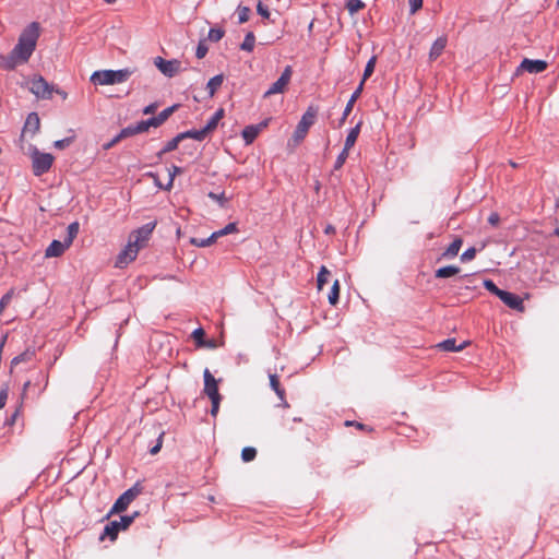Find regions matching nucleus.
Returning a JSON list of instances; mask_svg holds the SVG:
<instances>
[{
  "mask_svg": "<svg viewBox=\"0 0 559 559\" xmlns=\"http://www.w3.org/2000/svg\"><path fill=\"white\" fill-rule=\"evenodd\" d=\"M155 226V222L147 223L129 235L127 246L117 257V267L122 269L135 260L140 249L147 245Z\"/></svg>",
  "mask_w": 559,
  "mask_h": 559,
  "instance_id": "nucleus-1",
  "label": "nucleus"
},
{
  "mask_svg": "<svg viewBox=\"0 0 559 559\" xmlns=\"http://www.w3.org/2000/svg\"><path fill=\"white\" fill-rule=\"evenodd\" d=\"M39 37V24L31 23L20 35L17 44L12 49V53L17 62L25 63L33 55L37 39Z\"/></svg>",
  "mask_w": 559,
  "mask_h": 559,
  "instance_id": "nucleus-2",
  "label": "nucleus"
},
{
  "mask_svg": "<svg viewBox=\"0 0 559 559\" xmlns=\"http://www.w3.org/2000/svg\"><path fill=\"white\" fill-rule=\"evenodd\" d=\"M317 115V107L309 106L307 108L300 121L298 122L292 139L288 141V146L296 147L304 141V139L308 134L310 127L314 123Z\"/></svg>",
  "mask_w": 559,
  "mask_h": 559,
  "instance_id": "nucleus-3",
  "label": "nucleus"
},
{
  "mask_svg": "<svg viewBox=\"0 0 559 559\" xmlns=\"http://www.w3.org/2000/svg\"><path fill=\"white\" fill-rule=\"evenodd\" d=\"M132 74V71L129 69L121 70H102L95 71L91 75V81L94 84L99 85H112L126 82Z\"/></svg>",
  "mask_w": 559,
  "mask_h": 559,
  "instance_id": "nucleus-4",
  "label": "nucleus"
},
{
  "mask_svg": "<svg viewBox=\"0 0 559 559\" xmlns=\"http://www.w3.org/2000/svg\"><path fill=\"white\" fill-rule=\"evenodd\" d=\"M204 378V394L211 400V415L216 417L219 411V404L222 401V395L218 391V381L214 378V376L210 372L209 369H205L203 372Z\"/></svg>",
  "mask_w": 559,
  "mask_h": 559,
  "instance_id": "nucleus-5",
  "label": "nucleus"
},
{
  "mask_svg": "<svg viewBox=\"0 0 559 559\" xmlns=\"http://www.w3.org/2000/svg\"><path fill=\"white\" fill-rule=\"evenodd\" d=\"M135 515H138V512L133 515L121 516L118 521L115 520L109 522L104 528L100 540H104L105 537H109L110 540H116L118 533L127 530L132 524Z\"/></svg>",
  "mask_w": 559,
  "mask_h": 559,
  "instance_id": "nucleus-6",
  "label": "nucleus"
},
{
  "mask_svg": "<svg viewBox=\"0 0 559 559\" xmlns=\"http://www.w3.org/2000/svg\"><path fill=\"white\" fill-rule=\"evenodd\" d=\"M53 156L49 153H40L37 148L32 153V166L35 176L46 174L52 166Z\"/></svg>",
  "mask_w": 559,
  "mask_h": 559,
  "instance_id": "nucleus-7",
  "label": "nucleus"
},
{
  "mask_svg": "<svg viewBox=\"0 0 559 559\" xmlns=\"http://www.w3.org/2000/svg\"><path fill=\"white\" fill-rule=\"evenodd\" d=\"M140 492L141 489L139 485H134L130 489L126 490L114 503L109 515L126 511L130 503L140 495Z\"/></svg>",
  "mask_w": 559,
  "mask_h": 559,
  "instance_id": "nucleus-8",
  "label": "nucleus"
},
{
  "mask_svg": "<svg viewBox=\"0 0 559 559\" xmlns=\"http://www.w3.org/2000/svg\"><path fill=\"white\" fill-rule=\"evenodd\" d=\"M293 69L290 66H287L281 76L274 82L270 88L264 93V98H267L275 94H282L287 90V86L292 80Z\"/></svg>",
  "mask_w": 559,
  "mask_h": 559,
  "instance_id": "nucleus-9",
  "label": "nucleus"
},
{
  "mask_svg": "<svg viewBox=\"0 0 559 559\" xmlns=\"http://www.w3.org/2000/svg\"><path fill=\"white\" fill-rule=\"evenodd\" d=\"M155 67L166 76L173 78L181 70V63L177 59L165 60L162 57L154 59Z\"/></svg>",
  "mask_w": 559,
  "mask_h": 559,
  "instance_id": "nucleus-10",
  "label": "nucleus"
},
{
  "mask_svg": "<svg viewBox=\"0 0 559 559\" xmlns=\"http://www.w3.org/2000/svg\"><path fill=\"white\" fill-rule=\"evenodd\" d=\"M31 92L38 98L49 99L52 96L53 87L43 76H38L32 81Z\"/></svg>",
  "mask_w": 559,
  "mask_h": 559,
  "instance_id": "nucleus-11",
  "label": "nucleus"
},
{
  "mask_svg": "<svg viewBox=\"0 0 559 559\" xmlns=\"http://www.w3.org/2000/svg\"><path fill=\"white\" fill-rule=\"evenodd\" d=\"M547 67L548 64L544 60H532L525 58L518 68V72L527 71L530 73H540L545 71Z\"/></svg>",
  "mask_w": 559,
  "mask_h": 559,
  "instance_id": "nucleus-12",
  "label": "nucleus"
},
{
  "mask_svg": "<svg viewBox=\"0 0 559 559\" xmlns=\"http://www.w3.org/2000/svg\"><path fill=\"white\" fill-rule=\"evenodd\" d=\"M39 128H40V119H39L38 115L36 112H31L27 116L26 121L24 123L21 139H24L28 134L31 136H34L39 131Z\"/></svg>",
  "mask_w": 559,
  "mask_h": 559,
  "instance_id": "nucleus-13",
  "label": "nucleus"
},
{
  "mask_svg": "<svg viewBox=\"0 0 559 559\" xmlns=\"http://www.w3.org/2000/svg\"><path fill=\"white\" fill-rule=\"evenodd\" d=\"M509 308L524 311L523 300L519 295L504 290L499 297Z\"/></svg>",
  "mask_w": 559,
  "mask_h": 559,
  "instance_id": "nucleus-14",
  "label": "nucleus"
},
{
  "mask_svg": "<svg viewBox=\"0 0 559 559\" xmlns=\"http://www.w3.org/2000/svg\"><path fill=\"white\" fill-rule=\"evenodd\" d=\"M267 126V122H261L255 126H248L242 130V138L246 144H251L259 133Z\"/></svg>",
  "mask_w": 559,
  "mask_h": 559,
  "instance_id": "nucleus-15",
  "label": "nucleus"
},
{
  "mask_svg": "<svg viewBox=\"0 0 559 559\" xmlns=\"http://www.w3.org/2000/svg\"><path fill=\"white\" fill-rule=\"evenodd\" d=\"M69 247H70V245L66 240H63V241L53 240L47 247V249L45 251V255L47 258L60 257Z\"/></svg>",
  "mask_w": 559,
  "mask_h": 559,
  "instance_id": "nucleus-16",
  "label": "nucleus"
},
{
  "mask_svg": "<svg viewBox=\"0 0 559 559\" xmlns=\"http://www.w3.org/2000/svg\"><path fill=\"white\" fill-rule=\"evenodd\" d=\"M362 88H364V82H360V84L358 85V87L356 88V91L352 94L349 100L347 102L346 104V107L344 109V112H343V116L342 118L340 119V123H338V127H342L346 120V118L348 117V115L352 112L353 110V107H354V104L355 102L359 98L361 92H362Z\"/></svg>",
  "mask_w": 559,
  "mask_h": 559,
  "instance_id": "nucleus-17",
  "label": "nucleus"
},
{
  "mask_svg": "<svg viewBox=\"0 0 559 559\" xmlns=\"http://www.w3.org/2000/svg\"><path fill=\"white\" fill-rule=\"evenodd\" d=\"M467 345H469V342L467 341L461 343L460 345H456L455 338H448L439 343L437 347L444 352H460L464 349Z\"/></svg>",
  "mask_w": 559,
  "mask_h": 559,
  "instance_id": "nucleus-18",
  "label": "nucleus"
},
{
  "mask_svg": "<svg viewBox=\"0 0 559 559\" xmlns=\"http://www.w3.org/2000/svg\"><path fill=\"white\" fill-rule=\"evenodd\" d=\"M448 39L445 36H441L435 40L429 51V59L436 60L447 47Z\"/></svg>",
  "mask_w": 559,
  "mask_h": 559,
  "instance_id": "nucleus-19",
  "label": "nucleus"
},
{
  "mask_svg": "<svg viewBox=\"0 0 559 559\" xmlns=\"http://www.w3.org/2000/svg\"><path fill=\"white\" fill-rule=\"evenodd\" d=\"M270 385L275 391L278 399L282 401L284 407H289L285 400V390L281 386L277 374H270Z\"/></svg>",
  "mask_w": 559,
  "mask_h": 559,
  "instance_id": "nucleus-20",
  "label": "nucleus"
},
{
  "mask_svg": "<svg viewBox=\"0 0 559 559\" xmlns=\"http://www.w3.org/2000/svg\"><path fill=\"white\" fill-rule=\"evenodd\" d=\"M191 336L194 340V342L197 343L198 347H210V348H212V347L215 346L213 341H209V342L204 341L205 332H204V330L202 328L195 329L192 332Z\"/></svg>",
  "mask_w": 559,
  "mask_h": 559,
  "instance_id": "nucleus-21",
  "label": "nucleus"
},
{
  "mask_svg": "<svg viewBox=\"0 0 559 559\" xmlns=\"http://www.w3.org/2000/svg\"><path fill=\"white\" fill-rule=\"evenodd\" d=\"M223 117H224V109L219 108L218 110H216V112L211 117V119L203 127L205 129V131L209 134L211 132H213L216 129L218 122L223 119Z\"/></svg>",
  "mask_w": 559,
  "mask_h": 559,
  "instance_id": "nucleus-22",
  "label": "nucleus"
},
{
  "mask_svg": "<svg viewBox=\"0 0 559 559\" xmlns=\"http://www.w3.org/2000/svg\"><path fill=\"white\" fill-rule=\"evenodd\" d=\"M223 82H224L223 74H217V75L213 76L212 79H210V81L207 82V85H206V90L209 92L210 97H213L215 95L217 90L222 86Z\"/></svg>",
  "mask_w": 559,
  "mask_h": 559,
  "instance_id": "nucleus-23",
  "label": "nucleus"
},
{
  "mask_svg": "<svg viewBox=\"0 0 559 559\" xmlns=\"http://www.w3.org/2000/svg\"><path fill=\"white\" fill-rule=\"evenodd\" d=\"M459 273H460V267L459 266L448 265V266H443V267L438 269L436 271V273H435V276L437 278H447V277L454 276V275H456Z\"/></svg>",
  "mask_w": 559,
  "mask_h": 559,
  "instance_id": "nucleus-24",
  "label": "nucleus"
},
{
  "mask_svg": "<svg viewBox=\"0 0 559 559\" xmlns=\"http://www.w3.org/2000/svg\"><path fill=\"white\" fill-rule=\"evenodd\" d=\"M360 124H361L360 122L357 123L356 127L350 129V131L348 132L346 140H345L344 150L349 151L355 145L357 138L359 135V132H360Z\"/></svg>",
  "mask_w": 559,
  "mask_h": 559,
  "instance_id": "nucleus-25",
  "label": "nucleus"
},
{
  "mask_svg": "<svg viewBox=\"0 0 559 559\" xmlns=\"http://www.w3.org/2000/svg\"><path fill=\"white\" fill-rule=\"evenodd\" d=\"M182 140H183V135H181V133L176 135L174 139H171L170 141H168L166 143V145L162 148V151H159L157 153V157L160 158L164 154L175 151L178 147L180 141H182Z\"/></svg>",
  "mask_w": 559,
  "mask_h": 559,
  "instance_id": "nucleus-26",
  "label": "nucleus"
},
{
  "mask_svg": "<svg viewBox=\"0 0 559 559\" xmlns=\"http://www.w3.org/2000/svg\"><path fill=\"white\" fill-rule=\"evenodd\" d=\"M17 64L20 63L13 56L12 51L7 56L0 55V69L13 70Z\"/></svg>",
  "mask_w": 559,
  "mask_h": 559,
  "instance_id": "nucleus-27",
  "label": "nucleus"
},
{
  "mask_svg": "<svg viewBox=\"0 0 559 559\" xmlns=\"http://www.w3.org/2000/svg\"><path fill=\"white\" fill-rule=\"evenodd\" d=\"M463 240L460 237H456L447 248V250L443 252L442 257L447 258H453L457 255L461 247H462Z\"/></svg>",
  "mask_w": 559,
  "mask_h": 559,
  "instance_id": "nucleus-28",
  "label": "nucleus"
},
{
  "mask_svg": "<svg viewBox=\"0 0 559 559\" xmlns=\"http://www.w3.org/2000/svg\"><path fill=\"white\" fill-rule=\"evenodd\" d=\"M330 274V271L322 265L317 277V287L319 290H322L323 285L329 282Z\"/></svg>",
  "mask_w": 559,
  "mask_h": 559,
  "instance_id": "nucleus-29",
  "label": "nucleus"
},
{
  "mask_svg": "<svg viewBox=\"0 0 559 559\" xmlns=\"http://www.w3.org/2000/svg\"><path fill=\"white\" fill-rule=\"evenodd\" d=\"M181 135H183V139L191 138L197 141H202L209 135V133L205 131L204 128H202L200 130H191V131L182 132Z\"/></svg>",
  "mask_w": 559,
  "mask_h": 559,
  "instance_id": "nucleus-30",
  "label": "nucleus"
},
{
  "mask_svg": "<svg viewBox=\"0 0 559 559\" xmlns=\"http://www.w3.org/2000/svg\"><path fill=\"white\" fill-rule=\"evenodd\" d=\"M338 297H340V282H338V280H335L331 287V290L328 295L329 302L333 306L336 305L338 301Z\"/></svg>",
  "mask_w": 559,
  "mask_h": 559,
  "instance_id": "nucleus-31",
  "label": "nucleus"
},
{
  "mask_svg": "<svg viewBox=\"0 0 559 559\" xmlns=\"http://www.w3.org/2000/svg\"><path fill=\"white\" fill-rule=\"evenodd\" d=\"M175 107H168L160 111L156 117H153V120L155 122V128L159 127L162 123H164L168 117L174 112Z\"/></svg>",
  "mask_w": 559,
  "mask_h": 559,
  "instance_id": "nucleus-32",
  "label": "nucleus"
},
{
  "mask_svg": "<svg viewBox=\"0 0 559 559\" xmlns=\"http://www.w3.org/2000/svg\"><path fill=\"white\" fill-rule=\"evenodd\" d=\"M254 44H255L254 34L252 32H249L246 35L242 44L240 45V48L245 51L251 52L254 48Z\"/></svg>",
  "mask_w": 559,
  "mask_h": 559,
  "instance_id": "nucleus-33",
  "label": "nucleus"
},
{
  "mask_svg": "<svg viewBox=\"0 0 559 559\" xmlns=\"http://www.w3.org/2000/svg\"><path fill=\"white\" fill-rule=\"evenodd\" d=\"M79 233V223L73 222L68 226V236L64 238V240L71 246L74 238L78 236Z\"/></svg>",
  "mask_w": 559,
  "mask_h": 559,
  "instance_id": "nucleus-34",
  "label": "nucleus"
},
{
  "mask_svg": "<svg viewBox=\"0 0 559 559\" xmlns=\"http://www.w3.org/2000/svg\"><path fill=\"white\" fill-rule=\"evenodd\" d=\"M135 127V131L136 133H143V132H146L151 127H154L155 128V122L153 120V118H150L147 120H142L140 122H138L136 124H134Z\"/></svg>",
  "mask_w": 559,
  "mask_h": 559,
  "instance_id": "nucleus-35",
  "label": "nucleus"
},
{
  "mask_svg": "<svg viewBox=\"0 0 559 559\" xmlns=\"http://www.w3.org/2000/svg\"><path fill=\"white\" fill-rule=\"evenodd\" d=\"M250 13H251L250 8L239 5L237 8L238 22L240 24L246 23L250 17Z\"/></svg>",
  "mask_w": 559,
  "mask_h": 559,
  "instance_id": "nucleus-36",
  "label": "nucleus"
},
{
  "mask_svg": "<svg viewBox=\"0 0 559 559\" xmlns=\"http://www.w3.org/2000/svg\"><path fill=\"white\" fill-rule=\"evenodd\" d=\"M257 456V450L252 447L243 448L241 451V459L243 462H251Z\"/></svg>",
  "mask_w": 559,
  "mask_h": 559,
  "instance_id": "nucleus-37",
  "label": "nucleus"
},
{
  "mask_svg": "<svg viewBox=\"0 0 559 559\" xmlns=\"http://www.w3.org/2000/svg\"><path fill=\"white\" fill-rule=\"evenodd\" d=\"M484 286L488 292L496 295L497 297H500L504 292L503 289H500L491 280H485Z\"/></svg>",
  "mask_w": 559,
  "mask_h": 559,
  "instance_id": "nucleus-38",
  "label": "nucleus"
},
{
  "mask_svg": "<svg viewBox=\"0 0 559 559\" xmlns=\"http://www.w3.org/2000/svg\"><path fill=\"white\" fill-rule=\"evenodd\" d=\"M225 35V31L223 28H211L207 35V38L211 41H219Z\"/></svg>",
  "mask_w": 559,
  "mask_h": 559,
  "instance_id": "nucleus-39",
  "label": "nucleus"
},
{
  "mask_svg": "<svg viewBox=\"0 0 559 559\" xmlns=\"http://www.w3.org/2000/svg\"><path fill=\"white\" fill-rule=\"evenodd\" d=\"M376 61H377L376 57H372L369 59V61L366 64L365 71H364V76H362L361 82L365 83V81L373 73V70L376 67Z\"/></svg>",
  "mask_w": 559,
  "mask_h": 559,
  "instance_id": "nucleus-40",
  "label": "nucleus"
},
{
  "mask_svg": "<svg viewBox=\"0 0 559 559\" xmlns=\"http://www.w3.org/2000/svg\"><path fill=\"white\" fill-rule=\"evenodd\" d=\"M179 173H181V168L178 166H171L170 168H168L169 180H168V183L165 186V190L171 189L175 176Z\"/></svg>",
  "mask_w": 559,
  "mask_h": 559,
  "instance_id": "nucleus-41",
  "label": "nucleus"
},
{
  "mask_svg": "<svg viewBox=\"0 0 559 559\" xmlns=\"http://www.w3.org/2000/svg\"><path fill=\"white\" fill-rule=\"evenodd\" d=\"M346 7H347L349 13L354 14V13L360 11L365 7V4L360 0H349L347 2Z\"/></svg>",
  "mask_w": 559,
  "mask_h": 559,
  "instance_id": "nucleus-42",
  "label": "nucleus"
},
{
  "mask_svg": "<svg viewBox=\"0 0 559 559\" xmlns=\"http://www.w3.org/2000/svg\"><path fill=\"white\" fill-rule=\"evenodd\" d=\"M348 154H349V151L343 148V151L340 153V155L337 156V158L335 160L334 169L337 170L343 167V165L345 164V162L348 157Z\"/></svg>",
  "mask_w": 559,
  "mask_h": 559,
  "instance_id": "nucleus-43",
  "label": "nucleus"
},
{
  "mask_svg": "<svg viewBox=\"0 0 559 559\" xmlns=\"http://www.w3.org/2000/svg\"><path fill=\"white\" fill-rule=\"evenodd\" d=\"M209 51L207 45L205 40H200L197 47L195 56L198 59H202L206 56Z\"/></svg>",
  "mask_w": 559,
  "mask_h": 559,
  "instance_id": "nucleus-44",
  "label": "nucleus"
},
{
  "mask_svg": "<svg viewBox=\"0 0 559 559\" xmlns=\"http://www.w3.org/2000/svg\"><path fill=\"white\" fill-rule=\"evenodd\" d=\"M74 141V136L64 138L62 140H57L53 143V146L58 150H63L68 147Z\"/></svg>",
  "mask_w": 559,
  "mask_h": 559,
  "instance_id": "nucleus-45",
  "label": "nucleus"
},
{
  "mask_svg": "<svg viewBox=\"0 0 559 559\" xmlns=\"http://www.w3.org/2000/svg\"><path fill=\"white\" fill-rule=\"evenodd\" d=\"M237 231H238V228H237V224L236 223H229L224 228L218 230L221 237L225 236V235H228V234H234V233H237Z\"/></svg>",
  "mask_w": 559,
  "mask_h": 559,
  "instance_id": "nucleus-46",
  "label": "nucleus"
},
{
  "mask_svg": "<svg viewBox=\"0 0 559 559\" xmlns=\"http://www.w3.org/2000/svg\"><path fill=\"white\" fill-rule=\"evenodd\" d=\"M135 134H138L136 131H135V127L134 126H129L127 128H123L119 132V138H121L123 140L126 138H129V136H132V135H135Z\"/></svg>",
  "mask_w": 559,
  "mask_h": 559,
  "instance_id": "nucleus-47",
  "label": "nucleus"
},
{
  "mask_svg": "<svg viewBox=\"0 0 559 559\" xmlns=\"http://www.w3.org/2000/svg\"><path fill=\"white\" fill-rule=\"evenodd\" d=\"M475 255H476V249L474 247H471L462 253L461 260L463 262H467V261L473 260L475 258Z\"/></svg>",
  "mask_w": 559,
  "mask_h": 559,
  "instance_id": "nucleus-48",
  "label": "nucleus"
},
{
  "mask_svg": "<svg viewBox=\"0 0 559 559\" xmlns=\"http://www.w3.org/2000/svg\"><path fill=\"white\" fill-rule=\"evenodd\" d=\"M9 386L4 384L0 390V409L4 407L8 400Z\"/></svg>",
  "mask_w": 559,
  "mask_h": 559,
  "instance_id": "nucleus-49",
  "label": "nucleus"
},
{
  "mask_svg": "<svg viewBox=\"0 0 559 559\" xmlns=\"http://www.w3.org/2000/svg\"><path fill=\"white\" fill-rule=\"evenodd\" d=\"M411 14L416 13L423 7V0H408Z\"/></svg>",
  "mask_w": 559,
  "mask_h": 559,
  "instance_id": "nucleus-50",
  "label": "nucleus"
},
{
  "mask_svg": "<svg viewBox=\"0 0 559 559\" xmlns=\"http://www.w3.org/2000/svg\"><path fill=\"white\" fill-rule=\"evenodd\" d=\"M190 243L200 248L209 247V241L205 238H191Z\"/></svg>",
  "mask_w": 559,
  "mask_h": 559,
  "instance_id": "nucleus-51",
  "label": "nucleus"
},
{
  "mask_svg": "<svg viewBox=\"0 0 559 559\" xmlns=\"http://www.w3.org/2000/svg\"><path fill=\"white\" fill-rule=\"evenodd\" d=\"M257 11L261 16H263L265 19L270 17L269 9L261 1H259L258 5H257Z\"/></svg>",
  "mask_w": 559,
  "mask_h": 559,
  "instance_id": "nucleus-52",
  "label": "nucleus"
},
{
  "mask_svg": "<svg viewBox=\"0 0 559 559\" xmlns=\"http://www.w3.org/2000/svg\"><path fill=\"white\" fill-rule=\"evenodd\" d=\"M488 223L493 226V227H497L500 223V215L497 213V212H492L489 216H488Z\"/></svg>",
  "mask_w": 559,
  "mask_h": 559,
  "instance_id": "nucleus-53",
  "label": "nucleus"
},
{
  "mask_svg": "<svg viewBox=\"0 0 559 559\" xmlns=\"http://www.w3.org/2000/svg\"><path fill=\"white\" fill-rule=\"evenodd\" d=\"M122 139L119 138V134H117L110 142L104 145L105 150H109L112 146H115L117 143H119Z\"/></svg>",
  "mask_w": 559,
  "mask_h": 559,
  "instance_id": "nucleus-54",
  "label": "nucleus"
},
{
  "mask_svg": "<svg viewBox=\"0 0 559 559\" xmlns=\"http://www.w3.org/2000/svg\"><path fill=\"white\" fill-rule=\"evenodd\" d=\"M26 354H21L16 357H14L11 361V367H14L16 366L17 364H20L21 361H24L26 359Z\"/></svg>",
  "mask_w": 559,
  "mask_h": 559,
  "instance_id": "nucleus-55",
  "label": "nucleus"
},
{
  "mask_svg": "<svg viewBox=\"0 0 559 559\" xmlns=\"http://www.w3.org/2000/svg\"><path fill=\"white\" fill-rule=\"evenodd\" d=\"M221 237L218 230L214 231L210 237L205 238L209 241V246L213 245Z\"/></svg>",
  "mask_w": 559,
  "mask_h": 559,
  "instance_id": "nucleus-56",
  "label": "nucleus"
},
{
  "mask_svg": "<svg viewBox=\"0 0 559 559\" xmlns=\"http://www.w3.org/2000/svg\"><path fill=\"white\" fill-rule=\"evenodd\" d=\"M155 109H156V106L152 104V105L146 106V107L144 108L143 112H144L145 115H148V114L154 112V111H155Z\"/></svg>",
  "mask_w": 559,
  "mask_h": 559,
  "instance_id": "nucleus-57",
  "label": "nucleus"
},
{
  "mask_svg": "<svg viewBox=\"0 0 559 559\" xmlns=\"http://www.w3.org/2000/svg\"><path fill=\"white\" fill-rule=\"evenodd\" d=\"M148 176H150V177H152V178L154 179L155 183H156L159 188L165 189V186H163V185L158 181V178H157V176H156L155 174L150 173V174H148Z\"/></svg>",
  "mask_w": 559,
  "mask_h": 559,
  "instance_id": "nucleus-58",
  "label": "nucleus"
},
{
  "mask_svg": "<svg viewBox=\"0 0 559 559\" xmlns=\"http://www.w3.org/2000/svg\"><path fill=\"white\" fill-rule=\"evenodd\" d=\"M324 233H325L326 235H333V234H335V228H334V226H332V225H328V226L325 227V229H324Z\"/></svg>",
  "mask_w": 559,
  "mask_h": 559,
  "instance_id": "nucleus-59",
  "label": "nucleus"
},
{
  "mask_svg": "<svg viewBox=\"0 0 559 559\" xmlns=\"http://www.w3.org/2000/svg\"><path fill=\"white\" fill-rule=\"evenodd\" d=\"M160 447H162V442L159 441L155 447H153L151 449V453L156 454L160 450Z\"/></svg>",
  "mask_w": 559,
  "mask_h": 559,
  "instance_id": "nucleus-60",
  "label": "nucleus"
},
{
  "mask_svg": "<svg viewBox=\"0 0 559 559\" xmlns=\"http://www.w3.org/2000/svg\"><path fill=\"white\" fill-rule=\"evenodd\" d=\"M209 197H210L211 199H213V200H217V201H218V200H222L224 195H223V194H222V195H217V194H215V193L211 192V193L209 194Z\"/></svg>",
  "mask_w": 559,
  "mask_h": 559,
  "instance_id": "nucleus-61",
  "label": "nucleus"
},
{
  "mask_svg": "<svg viewBox=\"0 0 559 559\" xmlns=\"http://www.w3.org/2000/svg\"><path fill=\"white\" fill-rule=\"evenodd\" d=\"M56 92L58 94H60V96H62L63 99L67 98V93L66 92H62V91H59V90H56Z\"/></svg>",
  "mask_w": 559,
  "mask_h": 559,
  "instance_id": "nucleus-62",
  "label": "nucleus"
},
{
  "mask_svg": "<svg viewBox=\"0 0 559 559\" xmlns=\"http://www.w3.org/2000/svg\"><path fill=\"white\" fill-rule=\"evenodd\" d=\"M106 3L111 4L115 3L117 0H104Z\"/></svg>",
  "mask_w": 559,
  "mask_h": 559,
  "instance_id": "nucleus-63",
  "label": "nucleus"
},
{
  "mask_svg": "<svg viewBox=\"0 0 559 559\" xmlns=\"http://www.w3.org/2000/svg\"><path fill=\"white\" fill-rule=\"evenodd\" d=\"M554 234L559 237V228H556Z\"/></svg>",
  "mask_w": 559,
  "mask_h": 559,
  "instance_id": "nucleus-64",
  "label": "nucleus"
}]
</instances>
